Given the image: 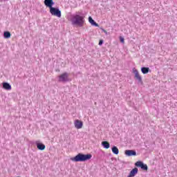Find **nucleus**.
<instances>
[{"label": "nucleus", "instance_id": "20e7f679", "mask_svg": "<svg viewBox=\"0 0 177 177\" xmlns=\"http://www.w3.org/2000/svg\"><path fill=\"white\" fill-rule=\"evenodd\" d=\"M70 79H68V74L67 73H64L59 76V82H68Z\"/></svg>", "mask_w": 177, "mask_h": 177}, {"label": "nucleus", "instance_id": "7ed1b4c3", "mask_svg": "<svg viewBox=\"0 0 177 177\" xmlns=\"http://www.w3.org/2000/svg\"><path fill=\"white\" fill-rule=\"evenodd\" d=\"M50 13L52 16L62 17V11L58 8L51 7V8H50Z\"/></svg>", "mask_w": 177, "mask_h": 177}, {"label": "nucleus", "instance_id": "dca6fc26", "mask_svg": "<svg viewBox=\"0 0 177 177\" xmlns=\"http://www.w3.org/2000/svg\"><path fill=\"white\" fill-rule=\"evenodd\" d=\"M141 71L142 74H147L149 71H150V68L149 67H142L141 68Z\"/></svg>", "mask_w": 177, "mask_h": 177}, {"label": "nucleus", "instance_id": "0eeeda50", "mask_svg": "<svg viewBox=\"0 0 177 177\" xmlns=\"http://www.w3.org/2000/svg\"><path fill=\"white\" fill-rule=\"evenodd\" d=\"M44 3L45 6L49 8V9L53 8V5H55V1H53V0H44Z\"/></svg>", "mask_w": 177, "mask_h": 177}, {"label": "nucleus", "instance_id": "423d86ee", "mask_svg": "<svg viewBox=\"0 0 177 177\" xmlns=\"http://www.w3.org/2000/svg\"><path fill=\"white\" fill-rule=\"evenodd\" d=\"M136 167H138L139 168H141V169H143V171H147L149 169V167H147V165L143 163L142 161H138L135 163Z\"/></svg>", "mask_w": 177, "mask_h": 177}, {"label": "nucleus", "instance_id": "f3484780", "mask_svg": "<svg viewBox=\"0 0 177 177\" xmlns=\"http://www.w3.org/2000/svg\"><path fill=\"white\" fill-rule=\"evenodd\" d=\"M112 152L113 153V154H118V153H120V150H118V148L115 146H113L112 147Z\"/></svg>", "mask_w": 177, "mask_h": 177}, {"label": "nucleus", "instance_id": "ddd939ff", "mask_svg": "<svg viewBox=\"0 0 177 177\" xmlns=\"http://www.w3.org/2000/svg\"><path fill=\"white\" fill-rule=\"evenodd\" d=\"M88 21L91 23V26H94L95 27H99V24L93 20L92 17H88Z\"/></svg>", "mask_w": 177, "mask_h": 177}, {"label": "nucleus", "instance_id": "6e6552de", "mask_svg": "<svg viewBox=\"0 0 177 177\" xmlns=\"http://www.w3.org/2000/svg\"><path fill=\"white\" fill-rule=\"evenodd\" d=\"M124 154H126V156H127V157H132V156H136V151L131 150V149H127L124 151Z\"/></svg>", "mask_w": 177, "mask_h": 177}, {"label": "nucleus", "instance_id": "9d476101", "mask_svg": "<svg viewBox=\"0 0 177 177\" xmlns=\"http://www.w3.org/2000/svg\"><path fill=\"white\" fill-rule=\"evenodd\" d=\"M2 85L3 89H6V91H10L12 89V86L8 82H3Z\"/></svg>", "mask_w": 177, "mask_h": 177}, {"label": "nucleus", "instance_id": "39448f33", "mask_svg": "<svg viewBox=\"0 0 177 177\" xmlns=\"http://www.w3.org/2000/svg\"><path fill=\"white\" fill-rule=\"evenodd\" d=\"M133 73L135 74V78L138 80V82L141 84V85H143V80H142V76L139 74V71H138L137 69L135 68L133 69Z\"/></svg>", "mask_w": 177, "mask_h": 177}, {"label": "nucleus", "instance_id": "a211bd4d", "mask_svg": "<svg viewBox=\"0 0 177 177\" xmlns=\"http://www.w3.org/2000/svg\"><path fill=\"white\" fill-rule=\"evenodd\" d=\"M120 42H121L122 44H124V42H125V41H124V37H120Z\"/></svg>", "mask_w": 177, "mask_h": 177}, {"label": "nucleus", "instance_id": "f8f14e48", "mask_svg": "<svg viewBox=\"0 0 177 177\" xmlns=\"http://www.w3.org/2000/svg\"><path fill=\"white\" fill-rule=\"evenodd\" d=\"M36 146L38 149V150H44L46 148L45 145H44L43 143H41L38 141L36 142Z\"/></svg>", "mask_w": 177, "mask_h": 177}, {"label": "nucleus", "instance_id": "6ab92c4d", "mask_svg": "<svg viewBox=\"0 0 177 177\" xmlns=\"http://www.w3.org/2000/svg\"><path fill=\"white\" fill-rule=\"evenodd\" d=\"M99 45L100 46L103 45V40H100Z\"/></svg>", "mask_w": 177, "mask_h": 177}, {"label": "nucleus", "instance_id": "2eb2a0df", "mask_svg": "<svg viewBox=\"0 0 177 177\" xmlns=\"http://www.w3.org/2000/svg\"><path fill=\"white\" fill-rule=\"evenodd\" d=\"M102 145L103 146L104 149H110V143L107 141H103L102 142Z\"/></svg>", "mask_w": 177, "mask_h": 177}, {"label": "nucleus", "instance_id": "aec40b11", "mask_svg": "<svg viewBox=\"0 0 177 177\" xmlns=\"http://www.w3.org/2000/svg\"><path fill=\"white\" fill-rule=\"evenodd\" d=\"M104 32H105V34H107V31L106 30H103Z\"/></svg>", "mask_w": 177, "mask_h": 177}, {"label": "nucleus", "instance_id": "f257e3e1", "mask_svg": "<svg viewBox=\"0 0 177 177\" xmlns=\"http://www.w3.org/2000/svg\"><path fill=\"white\" fill-rule=\"evenodd\" d=\"M71 22L72 26H77V27H84L85 23V16L75 14L71 16Z\"/></svg>", "mask_w": 177, "mask_h": 177}, {"label": "nucleus", "instance_id": "f03ea898", "mask_svg": "<svg viewBox=\"0 0 177 177\" xmlns=\"http://www.w3.org/2000/svg\"><path fill=\"white\" fill-rule=\"evenodd\" d=\"M92 158V154H84V153H78L75 157L71 158V161H74L75 162H84L85 161H88V160H91Z\"/></svg>", "mask_w": 177, "mask_h": 177}, {"label": "nucleus", "instance_id": "1a4fd4ad", "mask_svg": "<svg viewBox=\"0 0 177 177\" xmlns=\"http://www.w3.org/2000/svg\"><path fill=\"white\" fill-rule=\"evenodd\" d=\"M84 125V123L82 121H80V120H76L75 121V127L77 128V129H81Z\"/></svg>", "mask_w": 177, "mask_h": 177}, {"label": "nucleus", "instance_id": "9b49d317", "mask_svg": "<svg viewBox=\"0 0 177 177\" xmlns=\"http://www.w3.org/2000/svg\"><path fill=\"white\" fill-rule=\"evenodd\" d=\"M138 168H134V169H133L131 171H130V173H129V176H127V177H133V176H135L136 175V174H138Z\"/></svg>", "mask_w": 177, "mask_h": 177}, {"label": "nucleus", "instance_id": "4468645a", "mask_svg": "<svg viewBox=\"0 0 177 177\" xmlns=\"http://www.w3.org/2000/svg\"><path fill=\"white\" fill-rule=\"evenodd\" d=\"M11 36H12V34H10V32H9V31H5L3 32V37L6 39H9V38H10Z\"/></svg>", "mask_w": 177, "mask_h": 177}]
</instances>
